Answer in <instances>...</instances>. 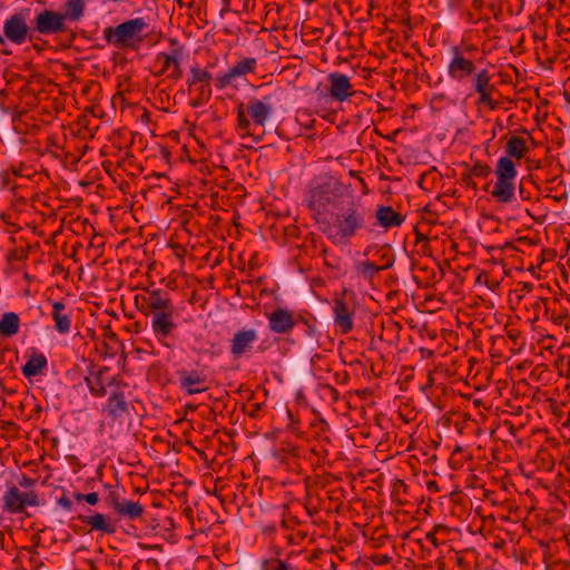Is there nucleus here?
<instances>
[{
  "mask_svg": "<svg viewBox=\"0 0 570 570\" xmlns=\"http://www.w3.org/2000/svg\"><path fill=\"white\" fill-rule=\"evenodd\" d=\"M476 51L474 46L452 47L448 76L461 85L472 81L474 92L479 94L478 105H485L494 110L498 102L492 98L494 91V86L491 83L492 76L485 68L478 69L473 59Z\"/></svg>",
  "mask_w": 570,
  "mask_h": 570,
  "instance_id": "f257e3e1",
  "label": "nucleus"
},
{
  "mask_svg": "<svg viewBox=\"0 0 570 570\" xmlns=\"http://www.w3.org/2000/svg\"><path fill=\"white\" fill-rule=\"evenodd\" d=\"M366 215L365 207L360 202L351 199L332 215V222L324 233L334 245H347L365 227Z\"/></svg>",
  "mask_w": 570,
  "mask_h": 570,
  "instance_id": "f03ea898",
  "label": "nucleus"
},
{
  "mask_svg": "<svg viewBox=\"0 0 570 570\" xmlns=\"http://www.w3.org/2000/svg\"><path fill=\"white\" fill-rule=\"evenodd\" d=\"M125 389L126 386L120 387L115 385L109 393H107V400L101 407L102 420L100 422V429H108L112 438H116L125 431L127 422L131 417V406Z\"/></svg>",
  "mask_w": 570,
  "mask_h": 570,
  "instance_id": "7ed1b4c3",
  "label": "nucleus"
},
{
  "mask_svg": "<svg viewBox=\"0 0 570 570\" xmlns=\"http://www.w3.org/2000/svg\"><path fill=\"white\" fill-rule=\"evenodd\" d=\"M273 112V106L268 97L250 99L246 105L240 102L237 106V129L242 136L254 137L256 142L262 140V134L256 135V130L264 128L266 121Z\"/></svg>",
  "mask_w": 570,
  "mask_h": 570,
  "instance_id": "20e7f679",
  "label": "nucleus"
},
{
  "mask_svg": "<svg viewBox=\"0 0 570 570\" xmlns=\"http://www.w3.org/2000/svg\"><path fill=\"white\" fill-rule=\"evenodd\" d=\"M148 27L145 19L139 17L126 20L116 27H107L104 29V39L122 51H138L145 40L142 31Z\"/></svg>",
  "mask_w": 570,
  "mask_h": 570,
  "instance_id": "39448f33",
  "label": "nucleus"
},
{
  "mask_svg": "<svg viewBox=\"0 0 570 570\" xmlns=\"http://www.w3.org/2000/svg\"><path fill=\"white\" fill-rule=\"evenodd\" d=\"M31 16L30 8H21L10 14L3 22L2 33L0 32V53L4 56L12 55L8 48V42L16 46L23 45L27 40L31 41L35 37V30L28 24Z\"/></svg>",
  "mask_w": 570,
  "mask_h": 570,
  "instance_id": "423d86ee",
  "label": "nucleus"
},
{
  "mask_svg": "<svg viewBox=\"0 0 570 570\" xmlns=\"http://www.w3.org/2000/svg\"><path fill=\"white\" fill-rule=\"evenodd\" d=\"M168 42V51L158 52L153 60L154 76H165L168 80L178 81L184 73L181 63L187 57L186 48L176 38H169Z\"/></svg>",
  "mask_w": 570,
  "mask_h": 570,
  "instance_id": "0eeeda50",
  "label": "nucleus"
},
{
  "mask_svg": "<svg viewBox=\"0 0 570 570\" xmlns=\"http://www.w3.org/2000/svg\"><path fill=\"white\" fill-rule=\"evenodd\" d=\"M497 181L491 196L499 203L509 204L514 200L517 168L512 159L501 157L495 166Z\"/></svg>",
  "mask_w": 570,
  "mask_h": 570,
  "instance_id": "6e6552de",
  "label": "nucleus"
},
{
  "mask_svg": "<svg viewBox=\"0 0 570 570\" xmlns=\"http://www.w3.org/2000/svg\"><path fill=\"white\" fill-rule=\"evenodd\" d=\"M179 387L188 395L205 392L209 387L210 372L198 362L184 365L176 371Z\"/></svg>",
  "mask_w": 570,
  "mask_h": 570,
  "instance_id": "1a4fd4ad",
  "label": "nucleus"
},
{
  "mask_svg": "<svg viewBox=\"0 0 570 570\" xmlns=\"http://www.w3.org/2000/svg\"><path fill=\"white\" fill-rule=\"evenodd\" d=\"M338 196L337 183L333 178L314 180L308 195V207L321 214L335 202Z\"/></svg>",
  "mask_w": 570,
  "mask_h": 570,
  "instance_id": "9d476101",
  "label": "nucleus"
},
{
  "mask_svg": "<svg viewBox=\"0 0 570 570\" xmlns=\"http://www.w3.org/2000/svg\"><path fill=\"white\" fill-rule=\"evenodd\" d=\"M90 393L100 397L107 394V387H114L116 376L110 374L108 366L91 364L89 375L85 377Z\"/></svg>",
  "mask_w": 570,
  "mask_h": 570,
  "instance_id": "9b49d317",
  "label": "nucleus"
},
{
  "mask_svg": "<svg viewBox=\"0 0 570 570\" xmlns=\"http://www.w3.org/2000/svg\"><path fill=\"white\" fill-rule=\"evenodd\" d=\"M67 24L61 12L45 9L40 11L33 20L32 30L39 35H57L67 31Z\"/></svg>",
  "mask_w": 570,
  "mask_h": 570,
  "instance_id": "f8f14e48",
  "label": "nucleus"
},
{
  "mask_svg": "<svg viewBox=\"0 0 570 570\" xmlns=\"http://www.w3.org/2000/svg\"><path fill=\"white\" fill-rule=\"evenodd\" d=\"M135 302L146 315L174 307L169 293L161 289H147L145 295H137Z\"/></svg>",
  "mask_w": 570,
  "mask_h": 570,
  "instance_id": "ddd939ff",
  "label": "nucleus"
},
{
  "mask_svg": "<svg viewBox=\"0 0 570 570\" xmlns=\"http://www.w3.org/2000/svg\"><path fill=\"white\" fill-rule=\"evenodd\" d=\"M40 501L36 492H20L14 485L10 487L3 495L4 510L11 513H21L27 505L38 507Z\"/></svg>",
  "mask_w": 570,
  "mask_h": 570,
  "instance_id": "4468645a",
  "label": "nucleus"
},
{
  "mask_svg": "<svg viewBox=\"0 0 570 570\" xmlns=\"http://www.w3.org/2000/svg\"><path fill=\"white\" fill-rule=\"evenodd\" d=\"M334 326L342 334L352 332L354 327L355 306L348 304L343 298L333 301Z\"/></svg>",
  "mask_w": 570,
  "mask_h": 570,
  "instance_id": "2eb2a0df",
  "label": "nucleus"
},
{
  "mask_svg": "<svg viewBox=\"0 0 570 570\" xmlns=\"http://www.w3.org/2000/svg\"><path fill=\"white\" fill-rule=\"evenodd\" d=\"M150 324L153 332L158 340H166L175 332L177 324L175 322V306L165 311L150 314Z\"/></svg>",
  "mask_w": 570,
  "mask_h": 570,
  "instance_id": "dca6fc26",
  "label": "nucleus"
},
{
  "mask_svg": "<svg viewBox=\"0 0 570 570\" xmlns=\"http://www.w3.org/2000/svg\"><path fill=\"white\" fill-rule=\"evenodd\" d=\"M257 69V60L253 57H246L242 60L237 61L232 68L228 69L227 72L220 75L216 78V87L218 89H224L227 86L232 85V82L240 77H244L248 73H255Z\"/></svg>",
  "mask_w": 570,
  "mask_h": 570,
  "instance_id": "f3484780",
  "label": "nucleus"
},
{
  "mask_svg": "<svg viewBox=\"0 0 570 570\" xmlns=\"http://www.w3.org/2000/svg\"><path fill=\"white\" fill-rule=\"evenodd\" d=\"M328 95L338 102L347 100L354 95L350 78L341 72H331L327 75Z\"/></svg>",
  "mask_w": 570,
  "mask_h": 570,
  "instance_id": "a211bd4d",
  "label": "nucleus"
},
{
  "mask_svg": "<svg viewBox=\"0 0 570 570\" xmlns=\"http://www.w3.org/2000/svg\"><path fill=\"white\" fill-rule=\"evenodd\" d=\"M267 317L271 331L277 334L288 333L295 326L293 313L281 307L274 309Z\"/></svg>",
  "mask_w": 570,
  "mask_h": 570,
  "instance_id": "6ab92c4d",
  "label": "nucleus"
},
{
  "mask_svg": "<svg viewBox=\"0 0 570 570\" xmlns=\"http://www.w3.org/2000/svg\"><path fill=\"white\" fill-rule=\"evenodd\" d=\"M458 374L456 361L450 363H439L428 371V381L424 389L432 387L436 384H443V380L451 379Z\"/></svg>",
  "mask_w": 570,
  "mask_h": 570,
  "instance_id": "aec40b11",
  "label": "nucleus"
},
{
  "mask_svg": "<svg viewBox=\"0 0 570 570\" xmlns=\"http://www.w3.org/2000/svg\"><path fill=\"white\" fill-rule=\"evenodd\" d=\"M257 340L258 336L255 330H240L234 334L230 352L234 355L246 353Z\"/></svg>",
  "mask_w": 570,
  "mask_h": 570,
  "instance_id": "412c9836",
  "label": "nucleus"
},
{
  "mask_svg": "<svg viewBox=\"0 0 570 570\" xmlns=\"http://www.w3.org/2000/svg\"><path fill=\"white\" fill-rule=\"evenodd\" d=\"M375 217L377 224L386 230L393 227H400L405 220V217L395 212L391 206H379Z\"/></svg>",
  "mask_w": 570,
  "mask_h": 570,
  "instance_id": "4be33fe9",
  "label": "nucleus"
},
{
  "mask_svg": "<svg viewBox=\"0 0 570 570\" xmlns=\"http://www.w3.org/2000/svg\"><path fill=\"white\" fill-rule=\"evenodd\" d=\"M79 520L89 525L91 530H98L102 533L112 534L116 532V527L110 523L105 514L95 513L92 515L79 517Z\"/></svg>",
  "mask_w": 570,
  "mask_h": 570,
  "instance_id": "5701e85b",
  "label": "nucleus"
},
{
  "mask_svg": "<svg viewBox=\"0 0 570 570\" xmlns=\"http://www.w3.org/2000/svg\"><path fill=\"white\" fill-rule=\"evenodd\" d=\"M85 0H65L63 11L61 12V16H63L65 22L67 20L78 22L85 16Z\"/></svg>",
  "mask_w": 570,
  "mask_h": 570,
  "instance_id": "b1692460",
  "label": "nucleus"
},
{
  "mask_svg": "<svg viewBox=\"0 0 570 570\" xmlns=\"http://www.w3.org/2000/svg\"><path fill=\"white\" fill-rule=\"evenodd\" d=\"M20 317L14 312H6L0 318V336L12 337L19 332Z\"/></svg>",
  "mask_w": 570,
  "mask_h": 570,
  "instance_id": "393cba45",
  "label": "nucleus"
},
{
  "mask_svg": "<svg viewBox=\"0 0 570 570\" xmlns=\"http://www.w3.org/2000/svg\"><path fill=\"white\" fill-rule=\"evenodd\" d=\"M65 308H66V306L61 302H55L52 304L51 315H52V320L55 321V328L60 334L68 333L70 331V326H71L70 316L63 313Z\"/></svg>",
  "mask_w": 570,
  "mask_h": 570,
  "instance_id": "a878e982",
  "label": "nucleus"
},
{
  "mask_svg": "<svg viewBox=\"0 0 570 570\" xmlns=\"http://www.w3.org/2000/svg\"><path fill=\"white\" fill-rule=\"evenodd\" d=\"M392 266V263H387L384 266H379L370 261L357 262L354 265L355 272L358 276L365 281L371 282L381 271L387 269Z\"/></svg>",
  "mask_w": 570,
  "mask_h": 570,
  "instance_id": "bb28decb",
  "label": "nucleus"
},
{
  "mask_svg": "<svg viewBox=\"0 0 570 570\" xmlns=\"http://www.w3.org/2000/svg\"><path fill=\"white\" fill-rule=\"evenodd\" d=\"M47 367V358H28L27 363L22 366V374L31 382L36 376L46 375Z\"/></svg>",
  "mask_w": 570,
  "mask_h": 570,
  "instance_id": "cd10ccee",
  "label": "nucleus"
},
{
  "mask_svg": "<svg viewBox=\"0 0 570 570\" xmlns=\"http://www.w3.org/2000/svg\"><path fill=\"white\" fill-rule=\"evenodd\" d=\"M145 509L139 502H134L125 499L119 507L116 509V513L121 518H127L129 520H136L140 518L144 513Z\"/></svg>",
  "mask_w": 570,
  "mask_h": 570,
  "instance_id": "c85d7f7f",
  "label": "nucleus"
},
{
  "mask_svg": "<svg viewBox=\"0 0 570 570\" xmlns=\"http://www.w3.org/2000/svg\"><path fill=\"white\" fill-rule=\"evenodd\" d=\"M505 151L510 159H522L528 153L525 140L519 136H511L507 142Z\"/></svg>",
  "mask_w": 570,
  "mask_h": 570,
  "instance_id": "c756f323",
  "label": "nucleus"
},
{
  "mask_svg": "<svg viewBox=\"0 0 570 570\" xmlns=\"http://www.w3.org/2000/svg\"><path fill=\"white\" fill-rule=\"evenodd\" d=\"M212 79H213V75L209 71H207L205 69H200L197 66H194L190 68V77L187 79V85L189 88H191L193 86H195L197 83L209 85Z\"/></svg>",
  "mask_w": 570,
  "mask_h": 570,
  "instance_id": "7c9ffc66",
  "label": "nucleus"
},
{
  "mask_svg": "<svg viewBox=\"0 0 570 570\" xmlns=\"http://www.w3.org/2000/svg\"><path fill=\"white\" fill-rule=\"evenodd\" d=\"M552 379V372L548 368L546 364L539 363L537 365H532V368L529 373V380L535 382H549Z\"/></svg>",
  "mask_w": 570,
  "mask_h": 570,
  "instance_id": "2f4dec72",
  "label": "nucleus"
},
{
  "mask_svg": "<svg viewBox=\"0 0 570 570\" xmlns=\"http://www.w3.org/2000/svg\"><path fill=\"white\" fill-rule=\"evenodd\" d=\"M320 397L331 404L335 403L340 399V393L331 384H320L317 387Z\"/></svg>",
  "mask_w": 570,
  "mask_h": 570,
  "instance_id": "473e14b6",
  "label": "nucleus"
},
{
  "mask_svg": "<svg viewBox=\"0 0 570 570\" xmlns=\"http://www.w3.org/2000/svg\"><path fill=\"white\" fill-rule=\"evenodd\" d=\"M261 570H291V566L278 558H269L262 561Z\"/></svg>",
  "mask_w": 570,
  "mask_h": 570,
  "instance_id": "72a5a7b5",
  "label": "nucleus"
},
{
  "mask_svg": "<svg viewBox=\"0 0 570 570\" xmlns=\"http://www.w3.org/2000/svg\"><path fill=\"white\" fill-rule=\"evenodd\" d=\"M384 358H375L373 361L372 358H365V362L358 361L360 364H362L364 367L368 366L372 374L376 377H380L383 375L384 370Z\"/></svg>",
  "mask_w": 570,
  "mask_h": 570,
  "instance_id": "f704fd0d",
  "label": "nucleus"
},
{
  "mask_svg": "<svg viewBox=\"0 0 570 570\" xmlns=\"http://www.w3.org/2000/svg\"><path fill=\"white\" fill-rule=\"evenodd\" d=\"M468 171H469L470 176L478 177V178H484V177L489 176V174L491 173V168L489 165H487L484 163L475 161L469 168Z\"/></svg>",
  "mask_w": 570,
  "mask_h": 570,
  "instance_id": "c9c22d12",
  "label": "nucleus"
},
{
  "mask_svg": "<svg viewBox=\"0 0 570 570\" xmlns=\"http://www.w3.org/2000/svg\"><path fill=\"white\" fill-rule=\"evenodd\" d=\"M448 532L449 531V528L445 525V524H442V523H438L433 527V529L431 531H429L426 534H425V539L428 541H430L435 548H438L440 546V542L439 540L436 539V534L439 532Z\"/></svg>",
  "mask_w": 570,
  "mask_h": 570,
  "instance_id": "e433bc0d",
  "label": "nucleus"
},
{
  "mask_svg": "<svg viewBox=\"0 0 570 570\" xmlns=\"http://www.w3.org/2000/svg\"><path fill=\"white\" fill-rule=\"evenodd\" d=\"M106 503L108 507L112 508L114 511L119 507V504L125 500L121 498L118 490H111L109 491L108 495L106 497Z\"/></svg>",
  "mask_w": 570,
  "mask_h": 570,
  "instance_id": "4c0bfd02",
  "label": "nucleus"
},
{
  "mask_svg": "<svg viewBox=\"0 0 570 570\" xmlns=\"http://www.w3.org/2000/svg\"><path fill=\"white\" fill-rule=\"evenodd\" d=\"M326 358H322V357H318L316 360L315 358H311V371H312L314 376H316L318 379H325V376L320 373L323 370L322 362H324Z\"/></svg>",
  "mask_w": 570,
  "mask_h": 570,
  "instance_id": "58836bf2",
  "label": "nucleus"
},
{
  "mask_svg": "<svg viewBox=\"0 0 570 570\" xmlns=\"http://www.w3.org/2000/svg\"><path fill=\"white\" fill-rule=\"evenodd\" d=\"M532 365L533 362L530 358H525L523 362L517 364L514 368H510L511 377H517L518 373L532 368Z\"/></svg>",
  "mask_w": 570,
  "mask_h": 570,
  "instance_id": "ea45409f",
  "label": "nucleus"
},
{
  "mask_svg": "<svg viewBox=\"0 0 570 570\" xmlns=\"http://www.w3.org/2000/svg\"><path fill=\"white\" fill-rule=\"evenodd\" d=\"M305 538H306V533L298 531L296 533L288 534L286 537V541L288 544L298 546L305 540Z\"/></svg>",
  "mask_w": 570,
  "mask_h": 570,
  "instance_id": "a19ab883",
  "label": "nucleus"
},
{
  "mask_svg": "<svg viewBox=\"0 0 570 570\" xmlns=\"http://www.w3.org/2000/svg\"><path fill=\"white\" fill-rule=\"evenodd\" d=\"M299 524V520L295 517H291L287 519H283L281 522V527L285 530H295V528Z\"/></svg>",
  "mask_w": 570,
  "mask_h": 570,
  "instance_id": "79ce46f5",
  "label": "nucleus"
},
{
  "mask_svg": "<svg viewBox=\"0 0 570 570\" xmlns=\"http://www.w3.org/2000/svg\"><path fill=\"white\" fill-rule=\"evenodd\" d=\"M473 176H470L469 171H464L461 174V181L466 186L472 188L473 190L478 189L476 183L473 180Z\"/></svg>",
  "mask_w": 570,
  "mask_h": 570,
  "instance_id": "37998d69",
  "label": "nucleus"
},
{
  "mask_svg": "<svg viewBox=\"0 0 570 570\" xmlns=\"http://www.w3.org/2000/svg\"><path fill=\"white\" fill-rule=\"evenodd\" d=\"M502 365V363L498 362L497 364H493L491 368H485L484 376L487 381L497 380V371Z\"/></svg>",
  "mask_w": 570,
  "mask_h": 570,
  "instance_id": "c03bdc74",
  "label": "nucleus"
},
{
  "mask_svg": "<svg viewBox=\"0 0 570 570\" xmlns=\"http://www.w3.org/2000/svg\"><path fill=\"white\" fill-rule=\"evenodd\" d=\"M19 485L21 488H32L35 487V484L37 483V480L36 479H32V478H29L27 475H22L19 481H18Z\"/></svg>",
  "mask_w": 570,
  "mask_h": 570,
  "instance_id": "a18cd8bd",
  "label": "nucleus"
},
{
  "mask_svg": "<svg viewBox=\"0 0 570 570\" xmlns=\"http://www.w3.org/2000/svg\"><path fill=\"white\" fill-rule=\"evenodd\" d=\"M333 377H334V382L342 384V383H346L347 382L348 374H347L346 371H342V372L336 371V372L333 373Z\"/></svg>",
  "mask_w": 570,
  "mask_h": 570,
  "instance_id": "49530a36",
  "label": "nucleus"
},
{
  "mask_svg": "<svg viewBox=\"0 0 570 570\" xmlns=\"http://www.w3.org/2000/svg\"><path fill=\"white\" fill-rule=\"evenodd\" d=\"M58 504L65 509L66 511H71L72 509V502L71 500L66 497V495H62L59 500H58Z\"/></svg>",
  "mask_w": 570,
  "mask_h": 570,
  "instance_id": "de8ad7c7",
  "label": "nucleus"
},
{
  "mask_svg": "<svg viewBox=\"0 0 570 570\" xmlns=\"http://www.w3.org/2000/svg\"><path fill=\"white\" fill-rule=\"evenodd\" d=\"M85 501L90 505H95L99 501V495L97 492L87 493L85 494Z\"/></svg>",
  "mask_w": 570,
  "mask_h": 570,
  "instance_id": "09e8293b",
  "label": "nucleus"
},
{
  "mask_svg": "<svg viewBox=\"0 0 570 570\" xmlns=\"http://www.w3.org/2000/svg\"><path fill=\"white\" fill-rule=\"evenodd\" d=\"M402 374L404 375V380L409 381L410 379L413 377V368H404Z\"/></svg>",
  "mask_w": 570,
  "mask_h": 570,
  "instance_id": "8fccbe9b",
  "label": "nucleus"
},
{
  "mask_svg": "<svg viewBox=\"0 0 570 570\" xmlns=\"http://www.w3.org/2000/svg\"><path fill=\"white\" fill-rule=\"evenodd\" d=\"M519 195H520L521 199H529V195L525 194V190L522 185L519 186Z\"/></svg>",
  "mask_w": 570,
  "mask_h": 570,
  "instance_id": "3c124183",
  "label": "nucleus"
},
{
  "mask_svg": "<svg viewBox=\"0 0 570 570\" xmlns=\"http://www.w3.org/2000/svg\"><path fill=\"white\" fill-rule=\"evenodd\" d=\"M73 498H75V500H76L77 502H82V501H85V494L79 493V492L73 493Z\"/></svg>",
  "mask_w": 570,
  "mask_h": 570,
  "instance_id": "603ef678",
  "label": "nucleus"
},
{
  "mask_svg": "<svg viewBox=\"0 0 570 570\" xmlns=\"http://www.w3.org/2000/svg\"><path fill=\"white\" fill-rule=\"evenodd\" d=\"M483 7V0H473V8L481 9Z\"/></svg>",
  "mask_w": 570,
  "mask_h": 570,
  "instance_id": "864d4df0",
  "label": "nucleus"
},
{
  "mask_svg": "<svg viewBox=\"0 0 570 570\" xmlns=\"http://www.w3.org/2000/svg\"><path fill=\"white\" fill-rule=\"evenodd\" d=\"M478 363V358L475 357H472V358H469V364H470V368L472 370L473 366Z\"/></svg>",
  "mask_w": 570,
  "mask_h": 570,
  "instance_id": "5fc2aeb1",
  "label": "nucleus"
},
{
  "mask_svg": "<svg viewBox=\"0 0 570 570\" xmlns=\"http://www.w3.org/2000/svg\"><path fill=\"white\" fill-rule=\"evenodd\" d=\"M326 373H327V374H331V373H332V370H331V368H326Z\"/></svg>",
  "mask_w": 570,
  "mask_h": 570,
  "instance_id": "6e6d98bb",
  "label": "nucleus"
},
{
  "mask_svg": "<svg viewBox=\"0 0 570 570\" xmlns=\"http://www.w3.org/2000/svg\"><path fill=\"white\" fill-rule=\"evenodd\" d=\"M568 365H569V367H570V357H568Z\"/></svg>",
  "mask_w": 570,
  "mask_h": 570,
  "instance_id": "4d7b16f0",
  "label": "nucleus"
}]
</instances>
